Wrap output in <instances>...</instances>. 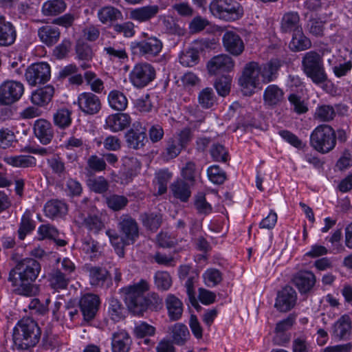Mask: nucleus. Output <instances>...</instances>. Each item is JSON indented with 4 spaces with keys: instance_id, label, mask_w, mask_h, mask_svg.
I'll return each instance as SVG.
<instances>
[{
    "instance_id": "nucleus-1",
    "label": "nucleus",
    "mask_w": 352,
    "mask_h": 352,
    "mask_svg": "<svg viewBox=\"0 0 352 352\" xmlns=\"http://www.w3.org/2000/svg\"><path fill=\"white\" fill-rule=\"evenodd\" d=\"M41 270L40 263L33 258H24L16 261L9 272L8 280L16 294L26 296L35 295L38 292L34 284Z\"/></svg>"
},
{
    "instance_id": "nucleus-2",
    "label": "nucleus",
    "mask_w": 352,
    "mask_h": 352,
    "mask_svg": "<svg viewBox=\"0 0 352 352\" xmlns=\"http://www.w3.org/2000/svg\"><path fill=\"white\" fill-rule=\"evenodd\" d=\"M41 330L37 323L30 318L20 320L13 329L12 340L18 349H28L39 341Z\"/></svg>"
},
{
    "instance_id": "nucleus-3",
    "label": "nucleus",
    "mask_w": 352,
    "mask_h": 352,
    "mask_svg": "<svg viewBox=\"0 0 352 352\" xmlns=\"http://www.w3.org/2000/svg\"><path fill=\"white\" fill-rule=\"evenodd\" d=\"M150 289V284L145 279L122 289L129 309L135 315L142 314L148 307V299L145 292Z\"/></svg>"
},
{
    "instance_id": "nucleus-4",
    "label": "nucleus",
    "mask_w": 352,
    "mask_h": 352,
    "mask_svg": "<svg viewBox=\"0 0 352 352\" xmlns=\"http://www.w3.org/2000/svg\"><path fill=\"white\" fill-rule=\"evenodd\" d=\"M142 36L140 41L131 43L133 54L148 61H157L163 50V42L157 36H149L146 32H143Z\"/></svg>"
},
{
    "instance_id": "nucleus-5",
    "label": "nucleus",
    "mask_w": 352,
    "mask_h": 352,
    "mask_svg": "<svg viewBox=\"0 0 352 352\" xmlns=\"http://www.w3.org/2000/svg\"><path fill=\"white\" fill-rule=\"evenodd\" d=\"M336 144V132L328 124L318 126L310 135V145L319 153H327L335 148Z\"/></svg>"
},
{
    "instance_id": "nucleus-6",
    "label": "nucleus",
    "mask_w": 352,
    "mask_h": 352,
    "mask_svg": "<svg viewBox=\"0 0 352 352\" xmlns=\"http://www.w3.org/2000/svg\"><path fill=\"white\" fill-rule=\"evenodd\" d=\"M303 71L307 77L316 85L324 83L327 80L322 57L315 51L307 52L302 60Z\"/></svg>"
},
{
    "instance_id": "nucleus-7",
    "label": "nucleus",
    "mask_w": 352,
    "mask_h": 352,
    "mask_svg": "<svg viewBox=\"0 0 352 352\" xmlns=\"http://www.w3.org/2000/svg\"><path fill=\"white\" fill-rule=\"evenodd\" d=\"M210 11L216 17L225 21H235L243 14V10L236 0H212Z\"/></svg>"
},
{
    "instance_id": "nucleus-8",
    "label": "nucleus",
    "mask_w": 352,
    "mask_h": 352,
    "mask_svg": "<svg viewBox=\"0 0 352 352\" xmlns=\"http://www.w3.org/2000/svg\"><path fill=\"white\" fill-rule=\"evenodd\" d=\"M156 78L154 66L147 62L139 63L134 65L129 73V78L133 87L142 89L146 87Z\"/></svg>"
},
{
    "instance_id": "nucleus-9",
    "label": "nucleus",
    "mask_w": 352,
    "mask_h": 352,
    "mask_svg": "<svg viewBox=\"0 0 352 352\" xmlns=\"http://www.w3.org/2000/svg\"><path fill=\"white\" fill-rule=\"evenodd\" d=\"M261 67L256 62H250L245 65L243 74L239 78V84L245 95H251L259 84Z\"/></svg>"
},
{
    "instance_id": "nucleus-10",
    "label": "nucleus",
    "mask_w": 352,
    "mask_h": 352,
    "mask_svg": "<svg viewBox=\"0 0 352 352\" xmlns=\"http://www.w3.org/2000/svg\"><path fill=\"white\" fill-rule=\"evenodd\" d=\"M51 76L50 66L45 62L35 63L30 65L25 71V77L31 86L45 84Z\"/></svg>"
},
{
    "instance_id": "nucleus-11",
    "label": "nucleus",
    "mask_w": 352,
    "mask_h": 352,
    "mask_svg": "<svg viewBox=\"0 0 352 352\" xmlns=\"http://www.w3.org/2000/svg\"><path fill=\"white\" fill-rule=\"evenodd\" d=\"M24 92L23 85L16 80H6L0 85V103L10 105L18 101Z\"/></svg>"
},
{
    "instance_id": "nucleus-12",
    "label": "nucleus",
    "mask_w": 352,
    "mask_h": 352,
    "mask_svg": "<svg viewBox=\"0 0 352 352\" xmlns=\"http://www.w3.org/2000/svg\"><path fill=\"white\" fill-rule=\"evenodd\" d=\"M118 228L126 245L134 243L139 236L138 223L135 219L128 214L120 217Z\"/></svg>"
},
{
    "instance_id": "nucleus-13",
    "label": "nucleus",
    "mask_w": 352,
    "mask_h": 352,
    "mask_svg": "<svg viewBox=\"0 0 352 352\" xmlns=\"http://www.w3.org/2000/svg\"><path fill=\"white\" fill-rule=\"evenodd\" d=\"M330 334L335 341L348 340L352 334V320L349 315L344 314L335 321L331 327Z\"/></svg>"
},
{
    "instance_id": "nucleus-14",
    "label": "nucleus",
    "mask_w": 352,
    "mask_h": 352,
    "mask_svg": "<svg viewBox=\"0 0 352 352\" xmlns=\"http://www.w3.org/2000/svg\"><path fill=\"white\" fill-rule=\"evenodd\" d=\"M100 303V298L96 294H87L81 297L79 306L84 321L89 322L95 318Z\"/></svg>"
},
{
    "instance_id": "nucleus-15",
    "label": "nucleus",
    "mask_w": 352,
    "mask_h": 352,
    "mask_svg": "<svg viewBox=\"0 0 352 352\" xmlns=\"http://www.w3.org/2000/svg\"><path fill=\"white\" fill-rule=\"evenodd\" d=\"M296 301V290L290 286H285L278 292L274 306L280 312H287L294 307Z\"/></svg>"
},
{
    "instance_id": "nucleus-16",
    "label": "nucleus",
    "mask_w": 352,
    "mask_h": 352,
    "mask_svg": "<svg viewBox=\"0 0 352 352\" xmlns=\"http://www.w3.org/2000/svg\"><path fill=\"white\" fill-rule=\"evenodd\" d=\"M79 109L86 115H94L101 109V101L98 96L91 92H83L77 99Z\"/></svg>"
},
{
    "instance_id": "nucleus-17",
    "label": "nucleus",
    "mask_w": 352,
    "mask_h": 352,
    "mask_svg": "<svg viewBox=\"0 0 352 352\" xmlns=\"http://www.w3.org/2000/svg\"><path fill=\"white\" fill-rule=\"evenodd\" d=\"M225 50L234 56L241 55L245 50V44L240 35L234 30H226L222 36Z\"/></svg>"
},
{
    "instance_id": "nucleus-18",
    "label": "nucleus",
    "mask_w": 352,
    "mask_h": 352,
    "mask_svg": "<svg viewBox=\"0 0 352 352\" xmlns=\"http://www.w3.org/2000/svg\"><path fill=\"white\" fill-rule=\"evenodd\" d=\"M234 67V60L229 55L225 54L214 56L207 64L208 70L211 74L230 72Z\"/></svg>"
},
{
    "instance_id": "nucleus-19",
    "label": "nucleus",
    "mask_w": 352,
    "mask_h": 352,
    "mask_svg": "<svg viewBox=\"0 0 352 352\" xmlns=\"http://www.w3.org/2000/svg\"><path fill=\"white\" fill-rule=\"evenodd\" d=\"M33 131L35 137L43 145L50 144L54 136L52 124L45 119L36 120L33 125Z\"/></svg>"
},
{
    "instance_id": "nucleus-20",
    "label": "nucleus",
    "mask_w": 352,
    "mask_h": 352,
    "mask_svg": "<svg viewBox=\"0 0 352 352\" xmlns=\"http://www.w3.org/2000/svg\"><path fill=\"white\" fill-rule=\"evenodd\" d=\"M131 118L124 113H113L108 116L105 120L104 129L116 133L122 131L130 126Z\"/></svg>"
},
{
    "instance_id": "nucleus-21",
    "label": "nucleus",
    "mask_w": 352,
    "mask_h": 352,
    "mask_svg": "<svg viewBox=\"0 0 352 352\" xmlns=\"http://www.w3.org/2000/svg\"><path fill=\"white\" fill-rule=\"evenodd\" d=\"M85 269L89 272V281L92 286L100 288L109 287V272L106 269L91 265H86Z\"/></svg>"
},
{
    "instance_id": "nucleus-22",
    "label": "nucleus",
    "mask_w": 352,
    "mask_h": 352,
    "mask_svg": "<svg viewBox=\"0 0 352 352\" xmlns=\"http://www.w3.org/2000/svg\"><path fill=\"white\" fill-rule=\"evenodd\" d=\"M132 342V339L126 331L118 330L111 336L112 352H129Z\"/></svg>"
},
{
    "instance_id": "nucleus-23",
    "label": "nucleus",
    "mask_w": 352,
    "mask_h": 352,
    "mask_svg": "<svg viewBox=\"0 0 352 352\" xmlns=\"http://www.w3.org/2000/svg\"><path fill=\"white\" fill-rule=\"evenodd\" d=\"M157 5H147L132 9L130 11V19L139 23H145L155 18L159 13Z\"/></svg>"
},
{
    "instance_id": "nucleus-24",
    "label": "nucleus",
    "mask_w": 352,
    "mask_h": 352,
    "mask_svg": "<svg viewBox=\"0 0 352 352\" xmlns=\"http://www.w3.org/2000/svg\"><path fill=\"white\" fill-rule=\"evenodd\" d=\"M16 38V31L13 24L6 21V17L0 15V46L7 47L12 45Z\"/></svg>"
},
{
    "instance_id": "nucleus-25",
    "label": "nucleus",
    "mask_w": 352,
    "mask_h": 352,
    "mask_svg": "<svg viewBox=\"0 0 352 352\" xmlns=\"http://www.w3.org/2000/svg\"><path fill=\"white\" fill-rule=\"evenodd\" d=\"M316 281V276L311 271H300L293 278L294 285L301 294L309 292L315 285Z\"/></svg>"
},
{
    "instance_id": "nucleus-26",
    "label": "nucleus",
    "mask_w": 352,
    "mask_h": 352,
    "mask_svg": "<svg viewBox=\"0 0 352 352\" xmlns=\"http://www.w3.org/2000/svg\"><path fill=\"white\" fill-rule=\"evenodd\" d=\"M165 306L168 317L171 321L179 320L183 314L184 305L182 301L173 294H167L165 298Z\"/></svg>"
},
{
    "instance_id": "nucleus-27",
    "label": "nucleus",
    "mask_w": 352,
    "mask_h": 352,
    "mask_svg": "<svg viewBox=\"0 0 352 352\" xmlns=\"http://www.w3.org/2000/svg\"><path fill=\"white\" fill-rule=\"evenodd\" d=\"M284 95L283 90L276 85H268L263 93L264 104L270 108H274L283 102Z\"/></svg>"
},
{
    "instance_id": "nucleus-28",
    "label": "nucleus",
    "mask_w": 352,
    "mask_h": 352,
    "mask_svg": "<svg viewBox=\"0 0 352 352\" xmlns=\"http://www.w3.org/2000/svg\"><path fill=\"white\" fill-rule=\"evenodd\" d=\"M38 36L43 43L47 47H52L58 41L60 31L56 26L47 25L38 29Z\"/></svg>"
},
{
    "instance_id": "nucleus-29",
    "label": "nucleus",
    "mask_w": 352,
    "mask_h": 352,
    "mask_svg": "<svg viewBox=\"0 0 352 352\" xmlns=\"http://www.w3.org/2000/svg\"><path fill=\"white\" fill-rule=\"evenodd\" d=\"M280 30L284 33H294L301 30L298 13L294 11L285 13L281 19Z\"/></svg>"
},
{
    "instance_id": "nucleus-30",
    "label": "nucleus",
    "mask_w": 352,
    "mask_h": 352,
    "mask_svg": "<svg viewBox=\"0 0 352 352\" xmlns=\"http://www.w3.org/2000/svg\"><path fill=\"white\" fill-rule=\"evenodd\" d=\"M47 279L50 286L58 291L67 288L71 276H68L67 274H64L60 269H55L49 273Z\"/></svg>"
},
{
    "instance_id": "nucleus-31",
    "label": "nucleus",
    "mask_w": 352,
    "mask_h": 352,
    "mask_svg": "<svg viewBox=\"0 0 352 352\" xmlns=\"http://www.w3.org/2000/svg\"><path fill=\"white\" fill-rule=\"evenodd\" d=\"M44 212L45 216L50 219L62 217L67 214V206L62 201L52 199L45 204Z\"/></svg>"
},
{
    "instance_id": "nucleus-32",
    "label": "nucleus",
    "mask_w": 352,
    "mask_h": 352,
    "mask_svg": "<svg viewBox=\"0 0 352 352\" xmlns=\"http://www.w3.org/2000/svg\"><path fill=\"white\" fill-rule=\"evenodd\" d=\"M54 94V88L51 85H47L32 92L31 101L37 106L43 107L52 100Z\"/></svg>"
},
{
    "instance_id": "nucleus-33",
    "label": "nucleus",
    "mask_w": 352,
    "mask_h": 352,
    "mask_svg": "<svg viewBox=\"0 0 352 352\" xmlns=\"http://www.w3.org/2000/svg\"><path fill=\"white\" fill-rule=\"evenodd\" d=\"M99 21L103 24H111L113 22L122 20V12L117 8L111 6H104L98 11Z\"/></svg>"
},
{
    "instance_id": "nucleus-34",
    "label": "nucleus",
    "mask_w": 352,
    "mask_h": 352,
    "mask_svg": "<svg viewBox=\"0 0 352 352\" xmlns=\"http://www.w3.org/2000/svg\"><path fill=\"white\" fill-rule=\"evenodd\" d=\"M294 322V317L289 316L276 324L275 328L276 336L274 338L275 344L281 345L288 342L289 338L285 332L292 327Z\"/></svg>"
},
{
    "instance_id": "nucleus-35",
    "label": "nucleus",
    "mask_w": 352,
    "mask_h": 352,
    "mask_svg": "<svg viewBox=\"0 0 352 352\" xmlns=\"http://www.w3.org/2000/svg\"><path fill=\"white\" fill-rule=\"evenodd\" d=\"M190 184L182 179H178L170 185L173 196L182 202H187L191 195Z\"/></svg>"
},
{
    "instance_id": "nucleus-36",
    "label": "nucleus",
    "mask_w": 352,
    "mask_h": 352,
    "mask_svg": "<svg viewBox=\"0 0 352 352\" xmlns=\"http://www.w3.org/2000/svg\"><path fill=\"white\" fill-rule=\"evenodd\" d=\"M72 111L66 107L58 109L53 114V123L60 129L69 127L72 122Z\"/></svg>"
},
{
    "instance_id": "nucleus-37",
    "label": "nucleus",
    "mask_w": 352,
    "mask_h": 352,
    "mask_svg": "<svg viewBox=\"0 0 352 352\" xmlns=\"http://www.w3.org/2000/svg\"><path fill=\"white\" fill-rule=\"evenodd\" d=\"M32 217V213L30 210H26L22 215L17 231L20 240H24L25 236L35 229L36 223Z\"/></svg>"
},
{
    "instance_id": "nucleus-38",
    "label": "nucleus",
    "mask_w": 352,
    "mask_h": 352,
    "mask_svg": "<svg viewBox=\"0 0 352 352\" xmlns=\"http://www.w3.org/2000/svg\"><path fill=\"white\" fill-rule=\"evenodd\" d=\"M38 233L42 239H52L56 245L63 247L67 244V241L63 239H60L59 231L50 224H43L38 227Z\"/></svg>"
},
{
    "instance_id": "nucleus-39",
    "label": "nucleus",
    "mask_w": 352,
    "mask_h": 352,
    "mask_svg": "<svg viewBox=\"0 0 352 352\" xmlns=\"http://www.w3.org/2000/svg\"><path fill=\"white\" fill-rule=\"evenodd\" d=\"M287 99L289 103L291 111L296 114H305L309 111L308 101L297 93L293 92L289 94Z\"/></svg>"
},
{
    "instance_id": "nucleus-40",
    "label": "nucleus",
    "mask_w": 352,
    "mask_h": 352,
    "mask_svg": "<svg viewBox=\"0 0 352 352\" xmlns=\"http://www.w3.org/2000/svg\"><path fill=\"white\" fill-rule=\"evenodd\" d=\"M170 331L173 342L177 345H184L190 337L187 326L182 323L175 324Z\"/></svg>"
},
{
    "instance_id": "nucleus-41",
    "label": "nucleus",
    "mask_w": 352,
    "mask_h": 352,
    "mask_svg": "<svg viewBox=\"0 0 352 352\" xmlns=\"http://www.w3.org/2000/svg\"><path fill=\"white\" fill-rule=\"evenodd\" d=\"M311 46L310 40L302 33V30L293 33L292 41L289 43V48L293 52L303 51Z\"/></svg>"
},
{
    "instance_id": "nucleus-42",
    "label": "nucleus",
    "mask_w": 352,
    "mask_h": 352,
    "mask_svg": "<svg viewBox=\"0 0 352 352\" xmlns=\"http://www.w3.org/2000/svg\"><path fill=\"white\" fill-rule=\"evenodd\" d=\"M64 0H49L42 6V13L44 16H56L63 12L66 9Z\"/></svg>"
},
{
    "instance_id": "nucleus-43",
    "label": "nucleus",
    "mask_w": 352,
    "mask_h": 352,
    "mask_svg": "<svg viewBox=\"0 0 352 352\" xmlns=\"http://www.w3.org/2000/svg\"><path fill=\"white\" fill-rule=\"evenodd\" d=\"M109 106L114 110L124 111L128 105V100L123 93L118 90L111 91L108 95Z\"/></svg>"
},
{
    "instance_id": "nucleus-44",
    "label": "nucleus",
    "mask_w": 352,
    "mask_h": 352,
    "mask_svg": "<svg viewBox=\"0 0 352 352\" xmlns=\"http://www.w3.org/2000/svg\"><path fill=\"white\" fill-rule=\"evenodd\" d=\"M103 52L107 56L110 60H116L124 61L128 59V55L124 46L114 43L112 45H108L104 47Z\"/></svg>"
},
{
    "instance_id": "nucleus-45",
    "label": "nucleus",
    "mask_w": 352,
    "mask_h": 352,
    "mask_svg": "<svg viewBox=\"0 0 352 352\" xmlns=\"http://www.w3.org/2000/svg\"><path fill=\"white\" fill-rule=\"evenodd\" d=\"M6 162L14 167L32 168L36 165V160L31 155H16L6 158Z\"/></svg>"
},
{
    "instance_id": "nucleus-46",
    "label": "nucleus",
    "mask_w": 352,
    "mask_h": 352,
    "mask_svg": "<svg viewBox=\"0 0 352 352\" xmlns=\"http://www.w3.org/2000/svg\"><path fill=\"white\" fill-rule=\"evenodd\" d=\"M80 249L91 259L96 258L101 253V246L99 243L91 236H85L82 239Z\"/></svg>"
},
{
    "instance_id": "nucleus-47",
    "label": "nucleus",
    "mask_w": 352,
    "mask_h": 352,
    "mask_svg": "<svg viewBox=\"0 0 352 352\" xmlns=\"http://www.w3.org/2000/svg\"><path fill=\"white\" fill-rule=\"evenodd\" d=\"M108 303V314L111 320L118 322L124 318L125 309L118 299L111 297Z\"/></svg>"
},
{
    "instance_id": "nucleus-48",
    "label": "nucleus",
    "mask_w": 352,
    "mask_h": 352,
    "mask_svg": "<svg viewBox=\"0 0 352 352\" xmlns=\"http://www.w3.org/2000/svg\"><path fill=\"white\" fill-rule=\"evenodd\" d=\"M280 67L278 60H272L261 67V76L264 82L272 81L276 78V74Z\"/></svg>"
},
{
    "instance_id": "nucleus-49",
    "label": "nucleus",
    "mask_w": 352,
    "mask_h": 352,
    "mask_svg": "<svg viewBox=\"0 0 352 352\" xmlns=\"http://www.w3.org/2000/svg\"><path fill=\"white\" fill-rule=\"evenodd\" d=\"M141 217L143 226L151 231H156L162 223V214L160 213H145Z\"/></svg>"
},
{
    "instance_id": "nucleus-50",
    "label": "nucleus",
    "mask_w": 352,
    "mask_h": 352,
    "mask_svg": "<svg viewBox=\"0 0 352 352\" xmlns=\"http://www.w3.org/2000/svg\"><path fill=\"white\" fill-rule=\"evenodd\" d=\"M199 60V52L195 48L184 50L179 55V63L185 67H193Z\"/></svg>"
},
{
    "instance_id": "nucleus-51",
    "label": "nucleus",
    "mask_w": 352,
    "mask_h": 352,
    "mask_svg": "<svg viewBox=\"0 0 352 352\" xmlns=\"http://www.w3.org/2000/svg\"><path fill=\"white\" fill-rule=\"evenodd\" d=\"M154 284L158 290L167 291L172 286V278L167 272L157 271L154 275Z\"/></svg>"
},
{
    "instance_id": "nucleus-52",
    "label": "nucleus",
    "mask_w": 352,
    "mask_h": 352,
    "mask_svg": "<svg viewBox=\"0 0 352 352\" xmlns=\"http://www.w3.org/2000/svg\"><path fill=\"white\" fill-rule=\"evenodd\" d=\"M87 184L91 191L98 194L106 192L109 188V182L102 176L90 178Z\"/></svg>"
},
{
    "instance_id": "nucleus-53",
    "label": "nucleus",
    "mask_w": 352,
    "mask_h": 352,
    "mask_svg": "<svg viewBox=\"0 0 352 352\" xmlns=\"http://www.w3.org/2000/svg\"><path fill=\"white\" fill-rule=\"evenodd\" d=\"M105 202L111 210L120 211L127 206L129 200L125 196L113 194L106 197Z\"/></svg>"
},
{
    "instance_id": "nucleus-54",
    "label": "nucleus",
    "mask_w": 352,
    "mask_h": 352,
    "mask_svg": "<svg viewBox=\"0 0 352 352\" xmlns=\"http://www.w3.org/2000/svg\"><path fill=\"white\" fill-rule=\"evenodd\" d=\"M204 283L208 287H214L223 280L221 272L216 268L207 269L202 275Z\"/></svg>"
},
{
    "instance_id": "nucleus-55",
    "label": "nucleus",
    "mask_w": 352,
    "mask_h": 352,
    "mask_svg": "<svg viewBox=\"0 0 352 352\" xmlns=\"http://www.w3.org/2000/svg\"><path fill=\"white\" fill-rule=\"evenodd\" d=\"M336 115L335 109L332 106L323 104L316 108L314 118L320 122H330Z\"/></svg>"
},
{
    "instance_id": "nucleus-56",
    "label": "nucleus",
    "mask_w": 352,
    "mask_h": 352,
    "mask_svg": "<svg viewBox=\"0 0 352 352\" xmlns=\"http://www.w3.org/2000/svg\"><path fill=\"white\" fill-rule=\"evenodd\" d=\"M195 208L199 214L208 215L212 212V206L209 204L204 193H198L195 197L194 201Z\"/></svg>"
},
{
    "instance_id": "nucleus-57",
    "label": "nucleus",
    "mask_w": 352,
    "mask_h": 352,
    "mask_svg": "<svg viewBox=\"0 0 352 352\" xmlns=\"http://www.w3.org/2000/svg\"><path fill=\"white\" fill-rule=\"evenodd\" d=\"M199 175V171L194 162L189 161L185 164L182 168V176L185 181L188 182L191 185L195 184L196 177Z\"/></svg>"
},
{
    "instance_id": "nucleus-58",
    "label": "nucleus",
    "mask_w": 352,
    "mask_h": 352,
    "mask_svg": "<svg viewBox=\"0 0 352 352\" xmlns=\"http://www.w3.org/2000/svg\"><path fill=\"white\" fill-rule=\"evenodd\" d=\"M198 100L200 105L204 109L212 107L215 103L216 98L212 88L206 87L204 89L198 96Z\"/></svg>"
},
{
    "instance_id": "nucleus-59",
    "label": "nucleus",
    "mask_w": 352,
    "mask_h": 352,
    "mask_svg": "<svg viewBox=\"0 0 352 352\" xmlns=\"http://www.w3.org/2000/svg\"><path fill=\"white\" fill-rule=\"evenodd\" d=\"M76 58L82 61H91L94 56L91 47L86 43L78 41L76 45Z\"/></svg>"
},
{
    "instance_id": "nucleus-60",
    "label": "nucleus",
    "mask_w": 352,
    "mask_h": 352,
    "mask_svg": "<svg viewBox=\"0 0 352 352\" xmlns=\"http://www.w3.org/2000/svg\"><path fill=\"white\" fill-rule=\"evenodd\" d=\"M183 147L174 139H169L163 153L164 157L168 160L175 158L181 153Z\"/></svg>"
},
{
    "instance_id": "nucleus-61",
    "label": "nucleus",
    "mask_w": 352,
    "mask_h": 352,
    "mask_svg": "<svg viewBox=\"0 0 352 352\" xmlns=\"http://www.w3.org/2000/svg\"><path fill=\"white\" fill-rule=\"evenodd\" d=\"M209 179L215 184H223L226 179V174L218 165H212L207 170Z\"/></svg>"
},
{
    "instance_id": "nucleus-62",
    "label": "nucleus",
    "mask_w": 352,
    "mask_h": 352,
    "mask_svg": "<svg viewBox=\"0 0 352 352\" xmlns=\"http://www.w3.org/2000/svg\"><path fill=\"white\" fill-rule=\"evenodd\" d=\"M126 138V142L130 148L139 149L144 146L146 134L128 131Z\"/></svg>"
},
{
    "instance_id": "nucleus-63",
    "label": "nucleus",
    "mask_w": 352,
    "mask_h": 352,
    "mask_svg": "<svg viewBox=\"0 0 352 352\" xmlns=\"http://www.w3.org/2000/svg\"><path fill=\"white\" fill-rule=\"evenodd\" d=\"M87 83L90 86L91 89L96 93H101L104 89L102 80L96 77L94 72L87 71L84 74Z\"/></svg>"
},
{
    "instance_id": "nucleus-64",
    "label": "nucleus",
    "mask_w": 352,
    "mask_h": 352,
    "mask_svg": "<svg viewBox=\"0 0 352 352\" xmlns=\"http://www.w3.org/2000/svg\"><path fill=\"white\" fill-rule=\"evenodd\" d=\"M87 168L94 172H102L107 169V165L104 158L91 155L87 161Z\"/></svg>"
}]
</instances>
